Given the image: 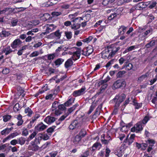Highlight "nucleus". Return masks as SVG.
Instances as JSON below:
<instances>
[{"label":"nucleus","mask_w":157,"mask_h":157,"mask_svg":"<svg viewBox=\"0 0 157 157\" xmlns=\"http://www.w3.org/2000/svg\"><path fill=\"white\" fill-rule=\"evenodd\" d=\"M120 48V47L115 44L108 46L107 48L106 49V52L109 53L107 58L109 59H110L117 53Z\"/></svg>","instance_id":"nucleus-1"},{"label":"nucleus","mask_w":157,"mask_h":157,"mask_svg":"<svg viewBox=\"0 0 157 157\" xmlns=\"http://www.w3.org/2000/svg\"><path fill=\"white\" fill-rule=\"evenodd\" d=\"M126 97V95L123 93H120L116 95L112 100L114 103V107L118 108Z\"/></svg>","instance_id":"nucleus-2"},{"label":"nucleus","mask_w":157,"mask_h":157,"mask_svg":"<svg viewBox=\"0 0 157 157\" xmlns=\"http://www.w3.org/2000/svg\"><path fill=\"white\" fill-rule=\"evenodd\" d=\"M126 82L123 79L118 80L115 82L113 86L115 89L120 88L121 87H125L126 86Z\"/></svg>","instance_id":"nucleus-3"},{"label":"nucleus","mask_w":157,"mask_h":157,"mask_svg":"<svg viewBox=\"0 0 157 157\" xmlns=\"http://www.w3.org/2000/svg\"><path fill=\"white\" fill-rule=\"evenodd\" d=\"M82 123L78 121V118H77L69 126L70 129L73 130L76 128H78L81 126Z\"/></svg>","instance_id":"nucleus-4"},{"label":"nucleus","mask_w":157,"mask_h":157,"mask_svg":"<svg viewBox=\"0 0 157 157\" xmlns=\"http://www.w3.org/2000/svg\"><path fill=\"white\" fill-rule=\"evenodd\" d=\"M128 136V135L126 139L124 140V143H125V145H130L134 141L135 135L134 134H132L129 138Z\"/></svg>","instance_id":"nucleus-5"},{"label":"nucleus","mask_w":157,"mask_h":157,"mask_svg":"<svg viewBox=\"0 0 157 157\" xmlns=\"http://www.w3.org/2000/svg\"><path fill=\"white\" fill-rule=\"evenodd\" d=\"M67 54L72 55V58L74 60H76L78 59L80 56V50L78 48V50L76 52H69Z\"/></svg>","instance_id":"nucleus-6"},{"label":"nucleus","mask_w":157,"mask_h":157,"mask_svg":"<svg viewBox=\"0 0 157 157\" xmlns=\"http://www.w3.org/2000/svg\"><path fill=\"white\" fill-rule=\"evenodd\" d=\"M22 41L19 38L15 40L11 44V47L13 49H15L20 47L22 44Z\"/></svg>","instance_id":"nucleus-7"},{"label":"nucleus","mask_w":157,"mask_h":157,"mask_svg":"<svg viewBox=\"0 0 157 157\" xmlns=\"http://www.w3.org/2000/svg\"><path fill=\"white\" fill-rule=\"evenodd\" d=\"M45 27H46L45 31L42 33L44 35L47 34L52 32L55 28L53 24H47Z\"/></svg>","instance_id":"nucleus-8"},{"label":"nucleus","mask_w":157,"mask_h":157,"mask_svg":"<svg viewBox=\"0 0 157 157\" xmlns=\"http://www.w3.org/2000/svg\"><path fill=\"white\" fill-rule=\"evenodd\" d=\"M28 148L29 150L36 151L39 150V147L37 145L34 144V142H31L30 144L28 146Z\"/></svg>","instance_id":"nucleus-9"},{"label":"nucleus","mask_w":157,"mask_h":157,"mask_svg":"<svg viewBox=\"0 0 157 157\" xmlns=\"http://www.w3.org/2000/svg\"><path fill=\"white\" fill-rule=\"evenodd\" d=\"M85 90V88H82L79 90L74 91L72 93V95L74 97L82 95L84 93Z\"/></svg>","instance_id":"nucleus-10"},{"label":"nucleus","mask_w":157,"mask_h":157,"mask_svg":"<svg viewBox=\"0 0 157 157\" xmlns=\"http://www.w3.org/2000/svg\"><path fill=\"white\" fill-rule=\"evenodd\" d=\"M147 2H140L138 3L136 5V8L138 10H141L144 8H146L147 5Z\"/></svg>","instance_id":"nucleus-11"},{"label":"nucleus","mask_w":157,"mask_h":157,"mask_svg":"<svg viewBox=\"0 0 157 157\" xmlns=\"http://www.w3.org/2000/svg\"><path fill=\"white\" fill-rule=\"evenodd\" d=\"M56 120L55 117L48 116L46 117L44 120V121L48 124H50L54 122Z\"/></svg>","instance_id":"nucleus-12"},{"label":"nucleus","mask_w":157,"mask_h":157,"mask_svg":"<svg viewBox=\"0 0 157 157\" xmlns=\"http://www.w3.org/2000/svg\"><path fill=\"white\" fill-rule=\"evenodd\" d=\"M49 36L50 37H56L57 39H59L61 36V33L59 32V30H58L55 32L50 34Z\"/></svg>","instance_id":"nucleus-13"},{"label":"nucleus","mask_w":157,"mask_h":157,"mask_svg":"<svg viewBox=\"0 0 157 157\" xmlns=\"http://www.w3.org/2000/svg\"><path fill=\"white\" fill-rule=\"evenodd\" d=\"M47 126L45 125L42 123H40L35 127V129L38 131L43 130L47 128Z\"/></svg>","instance_id":"nucleus-14"},{"label":"nucleus","mask_w":157,"mask_h":157,"mask_svg":"<svg viewBox=\"0 0 157 157\" xmlns=\"http://www.w3.org/2000/svg\"><path fill=\"white\" fill-rule=\"evenodd\" d=\"M127 27L124 25H122L120 27L118 30V33L120 35H123L125 32Z\"/></svg>","instance_id":"nucleus-15"},{"label":"nucleus","mask_w":157,"mask_h":157,"mask_svg":"<svg viewBox=\"0 0 157 157\" xmlns=\"http://www.w3.org/2000/svg\"><path fill=\"white\" fill-rule=\"evenodd\" d=\"M13 129V127H11L10 128H7L2 130L1 132V134L2 135H6L9 134L11 131V130Z\"/></svg>","instance_id":"nucleus-16"},{"label":"nucleus","mask_w":157,"mask_h":157,"mask_svg":"<svg viewBox=\"0 0 157 157\" xmlns=\"http://www.w3.org/2000/svg\"><path fill=\"white\" fill-rule=\"evenodd\" d=\"M143 124L141 122H139L135 124V126L136 129V132H138L143 130Z\"/></svg>","instance_id":"nucleus-17"},{"label":"nucleus","mask_w":157,"mask_h":157,"mask_svg":"<svg viewBox=\"0 0 157 157\" xmlns=\"http://www.w3.org/2000/svg\"><path fill=\"white\" fill-rule=\"evenodd\" d=\"M22 117L20 114H19L17 115L16 118L18 120V121L17 123V126H20L23 124V121L22 119Z\"/></svg>","instance_id":"nucleus-18"},{"label":"nucleus","mask_w":157,"mask_h":157,"mask_svg":"<svg viewBox=\"0 0 157 157\" xmlns=\"http://www.w3.org/2000/svg\"><path fill=\"white\" fill-rule=\"evenodd\" d=\"M155 44V41L152 40L145 45V47L147 48L153 47Z\"/></svg>","instance_id":"nucleus-19"},{"label":"nucleus","mask_w":157,"mask_h":157,"mask_svg":"<svg viewBox=\"0 0 157 157\" xmlns=\"http://www.w3.org/2000/svg\"><path fill=\"white\" fill-rule=\"evenodd\" d=\"M101 147V145L100 143H96L94 144L92 147L91 148V151L93 152L96 149L98 148V149H99Z\"/></svg>","instance_id":"nucleus-20"},{"label":"nucleus","mask_w":157,"mask_h":157,"mask_svg":"<svg viewBox=\"0 0 157 157\" xmlns=\"http://www.w3.org/2000/svg\"><path fill=\"white\" fill-rule=\"evenodd\" d=\"M133 67L132 64L131 63H125L123 66V68H125L126 70H130L132 69Z\"/></svg>","instance_id":"nucleus-21"},{"label":"nucleus","mask_w":157,"mask_h":157,"mask_svg":"<svg viewBox=\"0 0 157 157\" xmlns=\"http://www.w3.org/2000/svg\"><path fill=\"white\" fill-rule=\"evenodd\" d=\"M73 62L72 60V59L70 58L68 59L65 62V67L67 68L70 67L71 66L73 65Z\"/></svg>","instance_id":"nucleus-22"},{"label":"nucleus","mask_w":157,"mask_h":157,"mask_svg":"<svg viewBox=\"0 0 157 157\" xmlns=\"http://www.w3.org/2000/svg\"><path fill=\"white\" fill-rule=\"evenodd\" d=\"M81 117L82 122H85L88 121V112L85 113L83 115H82Z\"/></svg>","instance_id":"nucleus-23"},{"label":"nucleus","mask_w":157,"mask_h":157,"mask_svg":"<svg viewBox=\"0 0 157 157\" xmlns=\"http://www.w3.org/2000/svg\"><path fill=\"white\" fill-rule=\"evenodd\" d=\"M75 99V98H71L64 103V105L66 107H68L70 106L74 102Z\"/></svg>","instance_id":"nucleus-24"},{"label":"nucleus","mask_w":157,"mask_h":157,"mask_svg":"<svg viewBox=\"0 0 157 157\" xmlns=\"http://www.w3.org/2000/svg\"><path fill=\"white\" fill-rule=\"evenodd\" d=\"M47 90V86H44L42 87L41 90H40L38 92L35 94V97H38L39 94H41Z\"/></svg>","instance_id":"nucleus-25"},{"label":"nucleus","mask_w":157,"mask_h":157,"mask_svg":"<svg viewBox=\"0 0 157 157\" xmlns=\"http://www.w3.org/2000/svg\"><path fill=\"white\" fill-rule=\"evenodd\" d=\"M83 20L81 17H77L71 21L72 22L76 23L79 25H81V21Z\"/></svg>","instance_id":"nucleus-26"},{"label":"nucleus","mask_w":157,"mask_h":157,"mask_svg":"<svg viewBox=\"0 0 157 157\" xmlns=\"http://www.w3.org/2000/svg\"><path fill=\"white\" fill-rule=\"evenodd\" d=\"M25 113H27V115L29 117H31L32 114L33 113V111L29 107H27L25 109Z\"/></svg>","instance_id":"nucleus-27"},{"label":"nucleus","mask_w":157,"mask_h":157,"mask_svg":"<svg viewBox=\"0 0 157 157\" xmlns=\"http://www.w3.org/2000/svg\"><path fill=\"white\" fill-rule=\"evenodd\" d=\"M58 56V54H57V53H53L48 54L47 55L48 59L49 60H53L56 56Z\"/></svg>","instance_id":"nucleus-28"},{"label":"nucleus","mask_w":157,"mask_h":157,"mask_svg":"<svg viewBox=\"0 0 157 157\" xmlns=\"http://www.w3.org/2000/svg\"><path fill=\"white\" fill-rule=\"evenodd\" d=\"M81 138L82 137L81 136L78 135H77L73 139V141L75 144H77L80 141Z\"/></svg>","instance_id":"nucleus-29"},{"label":"nucleus","mask_w":157,"mask_h":157,"mask_svg":"<svg viewBox=\"0 0 157 157\" xmlns=\"http://www.w3.org/2000/svg\"><path fill=\"white\" fill-rule=\"evenodd\" d=\"M72 22V24L71 26V27L72 29L76 30L80 28V25H79L76 23Z\"/></svg>","instance_id":"nucleus-30"},{"label":"nucleus","mask_w":157,"mask_h":157,"mask_svg":"<svg viewBox=\"0 0 157 157\" xmlns=\"http://www.w3.org/2000/svg\"><path fill=\"white\" fill-rule=\"evenodd\" d=\"M64 61V60L63 59L59 58L55 61L54 63L56 66H59Z\"/></svg>","instance_id":"nucleus-31"},{"label":"nucleus","mask_w":157,"mask_h":157,"mask_svg":"<svg viewBox=\"0 0 157 157\" xmlns=\"http://www.w3.org/2000/svg\"><path fill=\"white\" fill-rule=\"evenodd\" d=\"M42 139V136H40L37 137H36L34 141H32L31 142H34V144L37 145L38 144H40V140Z\"/></svg>","instance_id":"nucleus-32"},{"label":"nucleus","mask_w":157,"mask_h":157,"mask_svg":"<svg viewBox=\"0 0 157 157\" xmlns=\"http://www.w3.org/2000/svg\"><path fill=\"white\" fill-rule=\"evenodd\" d=\"M115 0H103L102 4L104 6H106L109 4L113 3Z\"/></svg>","instance_id":"nucleus-33"},{"label":"nucleus","mask_w":157,"mask_h":157,"mask_svg":"<svg viewBox=\"0 0 157 157\" xmlns=\"http://www.w3.org/2000/svg\"><path fill=\"white\" fill-rule=\"evenodd\" d=\"M13 51L11 49L10 46H8L3 50L6 55H8L12 52Z\"/></svg>","instance_id":"nucleus-34"},{"label":"nucleus","mask_w":157,"mask_h":157,"mask_svg":"<svg viewBox=\"0 0 157 157\" xmlns=\"http://www.w3.org/2000/svg\"><path fill=\"white\" fill-rule=\"evenodd\" d=\"M64 34L67 39L69 40L71 38L72 35L71 32L65 31Z\"/></svg>","instance_id":"nucleus-35"},{"label":"nucleus","mask_w":157,"mask_h":157,"mask_svg":"<svg viewBox=\"0 0 157 157\" xmlns=\"http://www.w3.org/2000/svg\"><path fill=\"white\" fill-rule=\"evenodd\" d=\"M68 116V113H66L64 115L62 116L59 119V122L57 123V125L59 124L60 123V122L63 121L64 119Z\"/></svg>","instance_id":"nucleus-36"},{"label":"nucleus","mask_w":157,"mask_h":157,"mask_svg":"<svg viewBox=\"0 0 157 157\" xmlns=\"http://www.w3.org/2000/svg\"><path fill=\"white\" fill-rule=\"evenodd\" d=\"M26 46H25L22 47L21 49L19 50L17 53V54L18 56L21 55L23 53V51L26 50Z\"/></svg>","instance_id":"nucleus-37"},{"label":"nucleus","mask_w":157,"mask_h":157,"mask_svg":"<svg viewBox=\"0 0 157 157\" xmlns=\"http://www.w3.org/2000/svg\"><path fill=\"white\" fill-rule=\"evenodd\" d=\"M153 31V29L151 28L148 29L144 33H143L147 37L148 36V35L149 34H151L152 33Z\"/></svg>","instance_id":"nucleus-38"},{"label":"nucleus","mask_w":157,"mask_h":157,"mask_svg":"<svg viewBox=\"0 0 157 157\" xmlns=\"http://www.w3.org/2000/svg\"><path fill=\"white\" fill-rule=\"evenodd\" d=\"M123 10V9L122 8H119L117 9H116L115 11L114 12V13L115 14V15L117 16V15H118L121 13Z\"/></svg>","instance_id":"nucleus-39"},{"label":"nucleus","mask_w":157,"mask_h":157,"mask_svg":"<svg viewBox=\"0 0 157 157\" xmlns=\"http://www.w3.org/2000/svg\"><path fill=\"white\" fill-rule=\"evenodd\" d=\"M25 139L23 137H21L18 139V143L21 145L24 144L25 142Z\"/></svg>","instance_id":"nucleus-40"},{"label":"nucleus","mask_w":157,"mask_h":157,"mask_svg":"<svg viewBox=\"0 0 157 157\" xmlns=\"http://www.w3.org/2000/svg\"><path fill=\"white\" fill-rule=\"evenodd\" d=\"M36 135V132H33L29 136L27 140V141L28 142H29L30 140L34 138Z\"/></svg>","instance_id":"nucleus-41"},{"label":"nucleus","mask_w":157,"mask_h":157,"mask_svg":"<svg viewBox=\"0 0 157 157\" xmlns=\"http://www.w3.org/2000/svg\"><path fill=\"white\" fill-rule=\"evenodd\" d=\"M12 116L10 115H6L3 117V121L5 122H6L9 120L11 118Z\"/></svg>","instance_id":"nucleus-42"},{"label":"nucleus","mask_w":157,"mask_h":157,"mask_svg":"<svg viewBox=\"0 0 157 157\" xmlns=\"http://www.w3.org/2000/svg\"><path fill=\"white\" fill-rule=\"evenodd\" d=\"M133 104L135 106L136 109H138L142 106V104H139L135 101V100L134 99L133 100Z\"/></svg>","instance_id":"nucleus-43"},{"label":"nucleus","mask_w":157,"mask_h":157,"mask_svg":"<svg viewBox=\"0 0 157 157\" xmlns=\"http://www.w3.org/2000/svg\"><path fill=\"white\" fill-rule=\"evenodd\" d=\"M20 109V105L18 103H17L14 105L13 109L14 112L18 111Z\"/></svg>","instance_id":"nucleus-44"},{"label":"nucleus","mask_w":157,"mask_h":157,"mask_svg":"<svg viewBox=\"0 0 157 157\" xmlns=\"http://www.w3.org/2000/svg\"><path fill=\"white\" fill-rule=\"evenodd\" d=\"M55 98L54 94H50L49 95H47L46 96L45 99L46 100L50 99L51 100H53Z\"/></svg>","instance_id":"nucleus-45"},{"label":"nucleus","mask_w":157,"mask_h":157,"mask_svg":"<svg viewBox=\"0 0 157 157\" xmlns=\"http://www.w3.org/2000/svg\"><path fill=\"white\" fill-rule=\"evenodd\" d=\"M86 134V131L84 129H82L80 132L79 134V135L81 136V137H83Z\"/></svg>","instance_id":"nucleus-46"},{"label":"nucleus","mask_w":157,"mask_h":157,"mask_svg":"<svg viewBox=\"0 0 157 157\" xmlns=\"http://www.w3.org/2000/svg\"><path fill=\"white\" fill-rule=\"evenodd\" d=\"M147 37L143 33L140 34L139 35V39L140 40H143L146 39Z\"/></svg>","instance_id":"nucleus-47"},{"label":"nucleus","mask_w":157,"mask_h":157,"mask_svg":"<svg viewBox=\"0 0 157 157\" xmlns=\"http://www.w3.org/2000/svg\"><path fill=\"white\" fill-rule=\"evenodd\" d=\"M88 51V47L84 48L82 51V54L86 56H88V54L87 53Z\"/></svg>","instance_id":"nucleus-48"},{"label":"nucleus","mask_w":157,"mask_h":157,"mask_svg":"<svg viewBox=\"0 0 157 157\" xmlns=\"http://www.w3.org/2000/svg\"><path fill=\"white\" fill-rule=\"evenodd\" d=\"M66 106L64 105V104L60 105L58 106V108L61 111L65 110L66 108Z\"/></svg>","instance_id":"nucleus-49"},{"label":"nucleus","mask_w":157,"mask_h":157,"mask_svg":"<svg viewBox=\"0 0 157 157\" xmlns=\"http://www.w3.org/2000/svg\"><path fill=\"white\" fill-rule=\"evenodd\" d=\"M126 72L124 71H119L117 74V77H121L123 76V75H124Z\"/></svg>","instance_id":"nucleus-50"},{"label":"nucleus","mask_w":157,"mask_h":157,"mask_svg":"<svg viewBox=\"0 0 157 157\" xmlns=\"http://www.w3.org/2000/svg\"><path fill=\"white\" fill-rule=\"evenodd\" d=\"M39 22L38 20H34L30 22V24L31 25L35 26L39 24Z\"/></svg>","instance_id":"nucleus-51"},{"label":"nucleus","mask_w":157,"mask_h":157,"mask_svg":"<svg viewBox=\"0 0 157 157\" xmlns=\"http://www.w3.org/2000/svg\"><path fill=\"white\" fill-rule=\"evenodd\" d=\"M157 4V3L155 1H152L150 2L149 8L150 9H152L156 6Z\"/></svg>","instance_id":"nucleus-52"},{"label":"nucleus","mask_w":157,"mask_h":157,"mask_svg":"<svg viewBox=\"0 0 157 157\" xmlns=\"http://www.w3.org/2000/svg\"><path fill=\"white\" fill-rule=\"evenodd\" d=\"M55 128L56 126H53L50 127L47 129V132L48 133L52 132L54 131V129H55Z\"/></svg>","instance_id":"nucleus-53"},{"label":"nucleus","mask_w":157,"mask_h":157,"mask_svg":"<svg viewBox=\"0 0 157 157\" xmlns=\"http://www.w3.org/2000/svg\"><path fill=\"white\" fill-rule=\"evenodd\" d=\"M115 61V59H112L110 61L108 62L105 65V66L106 67H109L111 64L113 63Z\"/></svg>","instance_id":"nucleus-54"},{"label":"nucleus","mask_w":157,"mask_h":157,"mask_svg":"<svg viewBox=\"0 0 157 157\" xmlns=\"http://www.w3.org/2000/svg\"><path fill=\"white\" fill-rule=\"evenodd\" d=\"M29 132L27 129L25 128L22 129V135L24 136H27L28 135Z\"/></svg>","instance_id":"nucleus-55"},{"label":"nucleus","mask_w":157,"mask_h":157,"mask_svg":"<svg viewBox=\"0 0 157 157\" xmlns=\"http://www.w3.org/2000/svg\"><path fill=\"white\" fill-rule=\"evenodd\" d=\"M18 135V133L17 132H13L10 134L9 135L7 136V138H9L10 139L14 137L17 136Z\"/></svg>","instance_id":"nucleus-56"},{"label":"nucleus","mask_w":157,"mask_h":157,"mask_svg":"<svg viewBox=\"0 0 157 157\" xmlns=\"http://www.w3.org/2000/svg\"><path fill=\"white\" fill-rule=\"evenodd\" d=\"M147 77V75L146 74L144 75H142L139 78L138 80L140 81H141L146 78Z\"/></svg>","instance_id":"nucleus-57"},{"label":"nucleus","mask_w":157,"mask_h":157,"mask_svg":"<svg viewBox=\"0 0 157 157\" xmlns=\"http://www.w3.org/2000/svg\"><path fill=\"white\" fill-rule=\"evenodd\" d=\"M76 107V106L75 105H74L72 107H71L68 109L67 112L66 113H68L69 115L70 113L72 112L75 109Z\"/></svg>","instance_id":"nucleus-58"},{"label":"nucleus","mask_w":157,"mask_h":157,"mask_svg":"<svg viewBox=\"0 0 157 157\" xmlns=\"http://www.w3.org/2000/svg\"><path fill=\"white\" fill-rule=\"evenodd\" d=\"M101 141L103 144H107L109 143V141L111 140V139H109V140L106 139H102V138L101 139Z\"/></svg>","instance_id":"nucleus-59"},{"label":"nucleus","mask_w":157,"mask_h":157,"mask_svg":"<svg viewBox=\"0 0 157 157\" xmlns=\"http://www.w3.org/2000/svg\"><path fill=\"white\" fill-rule=\"evenodd\" d=\"M149 120V118L147 116H146L143 120L141 122L142 123V124H144L146 123Z\"/></svg>","instance_id":"nucleus-60"},{"label":"nucleus","mask_w":157,"mask_h":157,"mask_svg":"<svg viewBox=\"0 0 157 157\" xmlns=\"http://www.w3.org/2000/svg\"><path fill=\"white\" fill-rule=\"evenodd\" d=\"M18 21L17 19H14L12 20L11 22L12 25L13 26L16 25L17 22H18Z\"/></svg>","instance_id":"nucleus-61"},{"label":"nucleus","mask_w":157,"mask_h":157,"mask_svg":"<svg viewBox=\"0 0 157 157\" xmlns=\"http://www.w3.org/2000/svg\"><path fill=\"white\" fill-rule=\"evenodd\" d=\"M96 106L95 103H93L90 107V110L89 111V114L90 113L93 111Z\"/></svg>","instance_id":"nucleus-62"},{"label":"nucleus","mask_w":157,"mask_h":157,"mask_svg":"<svg viewBox=\"0 0 157 157\" xmlns=\"http://www.w3.org/2000/svg\"><path fill=\"white\" fill-rule=\"evenodd\" d=\"M58 152L57 151H52L49 153L51 157H55L57 155Z\"/></svg>","instance_id":"nucleus-63"},{"label":"nucleus","mask_w":157,"mask_h":157,"mask_svg":"<svg viewBox=\"0 0 157 157\" xmlns=\"http://www.w3.org/2000/svg\"><path fill=\"white\" fill-rule=\"evenodd\" d=\"M76 16L77 13H75L73 14H70L68 16V17L71 20H73L74 19H75V17Z\"/></svg>","instance_id":"nucleus-64"}]
</instances>
